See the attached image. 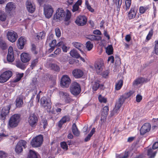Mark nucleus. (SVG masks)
<instances>
[{"label":"nucleus","instance_id":"2eb2a0df","mask_svg":"<svg viewBox=\"0 0 158 158\" xmlns=\"http://www.w3.org/2000/svg\"><path fill=\"white\" fill-rule=\"evenodd\" d=\"M151 125L148 123H145L141 127L140 130V134L143 135L150 130Z\"/></svg>","mask_w":158,"mask_h":158},{"label":"nucleus","instance_id":"cd10ccee","mask_svg":"<svg viewBox=\"0 0 158 158\" xmlns=\"http://www.w3.org/2000/svg\"><path fill=\"white\" fill-rule=\"evenodd\" d=\"M82 3L81 0H78L76 3L73 5L72 10L73 12H75L78 10L79 6Z\"/></svg>","mask_w":158,"mask_h":158},{"label":"nucleus","instance_id":"58836bf2","mask_svg":"<svg viewBox=\"0 0 158 158\" xmlns=\"http://www.w3.org/2000/svg\"><path fill=\"white\" fill-rule=\"evenodd\" d=\"M106 52L108 55H110L113 54V48L111 45H109L106 48Z\"/></svg>","mask_w":158,"mask_h":158},{"label":"nucleus","instance_id":"79ce46f5","mask_svg":"<svg viewBox=\"0 0 158 158\" xmlns=\"http://www.w3.org/2000/svg\"><path fill=\"white\" fill-rule=\"evenodd\" d=\"M6 16L3 11H0V20L4 21L6 19Z\"/></svg>","mask_w":158,"mask_h":158},{"label":"nucleus","instance_id":"dca6fc26","mask_svg":"<svg viewBox=\"0 0 158 158\" xmlns=\"http://www.w3.org/2000/svg\"><path fill=\"white\" fill-rule=\"evenodd\" d=\"M26 7L28 12L33 13L35 10V6L34 4L30 0H27L26 3Z\"/></svg>","mask_w":158,"mask_h":158},{"label":"nucleus","instance_id":"13d9d810","mask_svg":"<svg viewBox=\"0 0 158 158\" xmlns=\"http://www.w3.org/2000/svg\"><path fill=\"white\" fill-rule=\"evenodd\" d=\"M23 73L18 74H17L16 76V78L15 80V82H17L19 81L21 79V78L23 76Z\"/></svg>","mask_w":158,"mask_h":158},{"label":"nucleus","instance_id":"a18cd8bd","mask_svg":"<svg viewBox=\"0 0 158 158\" xmlns=\"http://www.w3.org/2000/svg\"><path fill=\"white\" fill-rule=\"evenodd\" d=\"M38 62V59L37 58L33 60L31 62V64L30 65V67L31 69H33L35 67Z\"/></svg>","mask_w":158,"mask_h":158},{"label":"nucleus","instance_id":"7ed1b4c3","mask_svg":"<svg viewBox=\"0 0 158 158\" xmlns=\"http://www.w3.org/2000/svg\"><path fill=\"white\" fill-rule=\"evenodd\" d=\"M43 141V137L41 135H38L33 138L31 141V144L33 147H38L42 144Z\"/></svg>","mask_w":158,"mask_h":158},{"label":"nucleus","instance_id":"680f3d73","mask_svg":"<svg viewBox=\"0 0 158 158\" xmlns=\"http://www.w3.org/2000/svg\"><path fill=\"white\" fill-rule=\"evenodd\" d=\"M155 52L158 55V40L155 41Z\"/></svg>","mask_w":158,"mask_h":158},{"label":"nucleus","instance_id":"9d476101","mask_svg":"<svg viewBox=\"0 0 158 158\" xmlns=\"http://www.w3.org/2000/svg\"><path fill=\"white\" fill-rule=\"evenodd\" d=\"M10 106V105L4 106L0 112V116L2 120H4L9 113Z\"/></svg>","mask_w":158,"mask_h":158},{"label":"nucleus","instance_id":"6e6d98bb","mask_svg":"<svg viewBox=\"0 0 158 158\" xmlns=\"http://www.w3.org/2000/svg\"><path fill=\"white\" fill-rule=\"evenodd\" d=\"M38 82L37 80V79L36 78H33L32 79V81L31 83V85L34 86L35 88L37 85H38Z\"/></svg>","mask_w":158,"mask_h":158},{"label":"nucleus","instance_id":"c756f323","mask_svg":"<svg viewBox=\"0 0 158 158\" xmlns=\"http://www.w3.org/2000/svg\"><path fill=\"white\" fill-rule=\"evenodd\" d=\"M70 54L72 57L76 58H78L80 57V55L75 49L71 50L70 52Z\"/></svg>","mask_w":158,"mask_h":158},{"label":"nucleus","instance_id":"5701e85b","mask_svg":"<svg viewBox=\"0 0 158 158\" xmlns=\"http://www.w3.org/2000/svg\"><path fill=\"white\" fill-rule=\"evenodd\" d=\"M146 79L143 77H140L135 79L133 82V85L134 86H137L139 84L146 82Z\"/></svg>","mask_w":158,"mask_h":158},{"label":"nucleus","instance_id":"aec40b11","mask_svg":"<svg viewBox=\"0 0 158 158\" xmlns=\"http://www.w3.org/2000/svg\"><path fill=\"white\" fill-rule=\"evenodd\" d=\"M73 76L76 78H78L81 77L83 74V71L78 69H74L72 72Z\"/></svg>","mask_w":158,"mask_h":158},{"label":"nucleus","instance_id":"6e6552de","mask_svg":"<svg viewBox=\"0 0 158 158\" xmlns=\"http://www.w3.org/2000/svg\"><path fill=\"white\" fill-rule=\"evenodd\" d=\"M26 142L23 140H20L16 145L15 148V151L17 153H19L22 152L23 150V147L24 148L26 147Z\"/></svg>","mask_w":158,"mask_h":158},{"label":"nucleus","instance_id":"c03bdc74","mask_svg":"<svg viewBox=\"0 0 158 158\" xmlns=\"http://www.w3.org/2000/svg\"><path fill=\"white\" fill-rule=\"evenodd\" d=\"M71 16V13L69 11H68L66 13H65L64 16L65 17L64 21L66 22L68 21L70 18Z\"/></svg>","mask_w":158,"mask_h":158},{"label":"nucleus","instance_id":"ddd939ff","mask_svg":"<svg viewBox=\"0 0 158 158\" xmlns=\"http://www.w3.org/2000/svg\"><path fill=\"white\" fill-rule=\"evenodd\" d=\"M71 80L67 75H64L62 77L60 85L62 87H68L71 83Z\"/></svg>","mask_w":158,"mask_h":158},{"label":"nucleus","instance_id":"49530a36","mask_svg":"<svg viewBox=\"0 0 158 158\" xmlns=\"http://www.w3.org/2000/svg\"><path fill=\"white\" fill-rule=\"evenodd\" d=\"M93 46V44L90 41H88L86 44V47L88 51L90 50Z\"/></svg>","mask_w":158,"mask_h":158},{"label":"nucleus","instance_id":"864d4df0","mask_svg":"<svg viewBox=\"0 0 158 158\" xmlns=\"http://www.w3.org/2000/svg\"><path fill=\"white\" fill-rule=\"evenodd\" d=\"M45 34L43 32H40L37 35V37L38 40L43 39L45 36Z\"/></svg>","mask_w":158,"mask_h":158},{"label":"nucleus","instance_id":"ea45409f","mask_svg":"<svg viewBox=\"0 0 158 158\" xmlns=\"http://www.w3.org/2000/svg\"><path fill=\"white\" fill-rule=\"evenodd\" d=\"M156 152H153L152 149L150 148L148 150V155L151 158H154L156 155Z\"/></svg>","mask_w":158,"mask_h":158},{"label":"nucleus","instance_id":"f257e3e1","mask_svg":"<svg viewBox=\"0 0 158 158\" xmlns=\"http://www.w3.org/2000/svg\"><path fill=\"white\" fill-rule=\"evenodd\" d=\"M20 120V116L18 114H15L10 118L8 123V127L9 128L16 127Z\"/></svg>","mask_w":158,"mask_h":158},{"label":"nucleus","instance_id":"338daca9","mask_svg":"<svg viewBox=\"0 0 158 158\" xmlns=\"http://www.w3.org/2000/svg\"><path fill=\"white\" fill-rule=\"evenodd\" d=\"M16 66L20 69H23L24 68L23 64L20 62H18L16 64Z\"/></svg>","mask_w":158,"mask_h":158},{"label":"nucleus","instance_id":"a211bd4d","mask_svg":"<svg viewBox=\"0 0 158 158\" xmlns=\"http://www.w3.org/2000/svg\"><path fill=\"white\" fill-rule=\"evenodd\" d=\"M21 60L23 63L28 62L31 59V57L29 54L26 53H23L20 55Z\"/></svg>","mask_w":158,"mask_h":158},{"label":"nucleus","instance_id":"7c9ffc66","mask_svg":"<svg viewBox=\"0 0 158 158\" xmlns=\"http://www.w3.org/2000/svg\"><path fill=\"white\" fill-rule=\"evenodd\" d=\"M72 131L74 135L77 136L79 135L80 133L75 123H74L72 125Z\"/></svg>","mask_w":158,"mask_h":158},{"label":"nucleus","instance_id":"bb28decb","mask_svg":"<svg viewBox=\"0 0 158 158\" xmlns=\"http://www.w3.org/2000/svg\"><path fill=\"white\" fill-rule=\"evenodd\" d=\"M56 41L55 40H53L50 43H49V46L50 48L48 50V52H51L55 49V48L56 46Z\"/></svg>","mask_w":158,"mask_h":158},{"label":"nucleus","instance_id":"f3484780","mask_svg":"<svg viewBox=\"0 0 158 158\" xmlns=\"http://www.w3.org/2000/svg\"><path fill=\"white\" fill-rule=\"evenodd\" d=\"M104 63L102 60H98L95 64L94 67L97 73H99L103 69Z\"/></svg>","mask_w":158,"mask_h":158},{"label":"nucleus","instance_id":"2f4dec72","mask_svg":"<svg viewBox=\"0 0 158 158\" xmlns=\"http://www.w3.org/2000/svg\"><path fill=\"white\" fill-rule=\"evenodd\" d=\"M7 48L5 41L2 38H0V48L3 50H5Z\"/></svg>","mask_w":158,"mask_h":158},{"label":"nucleus","instance_id":"c85d7f7f","mask_svg":"<svg viewBox=\"0 0 158 158\" xmlns=\"http://www.w3.org/2000/svg\"><path fill=\"white\" fill-rule=\"evenodd\" d=\"M15 5L12 2L8 3L6 6V10L8 11L14 10L15 8Z\"/></svg>","mask_w":158,"mask_h":158},{"label":"nucleus","instance_id":"f03ea898","mask_svg":"<svg viewBox=\"0 0 158 158\" xmlns=\"http://www.w3.org/2000/svg\"><path fill=\"white\" fill-rule=\"evenodd\" d=\"M70 90L71 93L73 95H78L81 91L80 85L76 82L72 83L70 87Z\"/></svg>","mask_w":158,"mask_h":158},{"label":"nucleus","instance_id":"a878e982","mask_svg":"<svg viewBox=\"0 0 158 158\" xmlns=\"http://www.w3.org/2000/svg\"><path fill=\"white\" fill-rule=\"evenodd\" d=\"M60 97L64 99L65 101L69 99L70 98L69 97V94L66 92L61 91L60 92Z\"/></svg>","mask_w":158,"mask_h":158},{"label":"nucleus","instance_id":"603ef678","mask_svg":"<svg viewBox=\"0 0 158 158\" xmlns=\"http://www.w3.org/2000/svg\"><path fill=\"white\" fill-rule=\"evenodd\" d=\"M98 98L99 102H101L106 103V98L102 97L101 95L99 96Z\"/></svg>","mask_w":158,"mask_h":158},{"label":"nucleus","instance_id":"6ab92c4d","mask_svg":"<svg viewBox=\"0 0 158 158\" xmlns=\"http://www.w3.org/2000/svg\"><path fill=\"white\" fill-rule=\"evenodd\" d=\"M18 43L17 44V46L19 49L23 48L24 45L26 42V39L23 37H20L18 41Z\"/></svg>","mask_w":158,"mask_h":158},{"label":"nucleus","instance_id":"a19ab883","mask_svg":"<svg viewBox=\"0 0 158 158\" xmlns=\"http://www.w3.org/2000/svg\"><path fill=\"white\" fill-rule=\"evenodd\" d=\"M92 89L93 91H96L98 88L99 86V84L98 81H94L92 82Z\"/></svg>","mask_w":158,"mask_h":158},{"label":"nucleus","instance_id":"1a4fd4ad","mask_svg":"<svg viewBox=\"0 0 158 158\" xmlns=\"http://www.w3.org/2000/svg\"><path fill=\"white\" fill-rule=\"evenodd\" d=\"M65 14V12L63 9L58 8L54 15L53 19L56 21H60L64 16Z\"/></svg>","mask_w":158,"mask_h":158},{"label":"nucleus","instance_id":"473e14b6","mask_svg":"<svg viewBox=\"0 0 158 158\" xmlns=\"http://www.w3.org/2000/svg\"><path fill=\"white\" fill-rule=\"evenodd\" d=\"M15 102L16 105L17 107H20L22 106L23 102L22 98L18 97L16 100Z\"/></svg>","mask_w":158,"mask_h":158},{"label":"nucleus","instance_id":"09e8293b","mask_svg":"<svg viewBox=\"0 0 158 158\" xmlns=\"http://www.w3.org/2000/svg\"><path fill=\"white\" fill-rule=\"evenodd\" d=\"M60 146L61 148L64 150L66 151L68 149V147L66 143L65 142H61L60 143Z\"/></svg>","mask_w":158,"mask_h":158},{"label":"nucleus","instance_id":"3c124183","mask_svg":"<svg viewBox=\"0 0 158 158\" xmlns=\"http://www.w3.org/2000/svg\"><path fill=\"white\" fill-rule=\"evenodd\" d=\"M122 0H113V2L116 4L118 8H119L122 3Z\"/></svg>","mask_w":158,"mask_h":158},{"label":"nucleus","instance_id":"b1692460","mask_svg":"<svg viewBox=\"0 0 158 158\" xmlns=\"http://www.w3.org/2000/svg\"><path fill=\"white\" fill-rule=\"evenodd\" d=\"M46 66L47 67L50 68L51 69L55 71H59L60 69L59 67L56 64H55L47 63L46 64Z\"/></svg>","mask_w":158,"mask_h":158},{"label":"nucleus","instance_id":"9b49d317","mask_svg":"<svg viewBox=\"0 0 158 158\" xmlns=\"http://www.w3.org/2000/svg\"><path fill=\"white\" fill-rule=\"evenodd\" d=\"M38 121V118L34 114H30L28 118V123L29 125L32 127L35 126Z\"/></svg>","mask_w":158,"mask_h":158},{"label":"nucleus","instance_id":"423d86ee","mask_svg":"<svg viewBox=\"0 0 158 158\" xmlns=\"http://www.w3.org/2000/svg\"><path fill=\"white\" fill-rule=\"evenodd\" d=\"M12 72L10 71H6L0 76V82L3 83L6 82L12 76Z\"/></svg>","mask_w":158,"mask_h":158},{"label":"nucleus","instance_id":"20e7f679","mask_svg":"<svg viewBox=\"0 0 158 158\" xmlns=\"http://www.w3.org/2000/svg\"><path fill=\"white\" fill-rule=\"evenodd\" d=\"M7 39L10 42L13 43L16 41L18 38L17 34L15 31L9 30L6 34Z\"/></svg>","mask_w":158,"mask_h":158},{"label":"nucleus","instance_id":"37998d69","mask_svg":"<svg viewBox=\"0 0 158 158\" xmlns=\"http://www.w3.org/2000/svg\"><path fill=\"white\" fill-rule=\"evenodd\" d=\"M126 8L125 9L126 10H128L130 7L131 0H125Z\"/></svg>","mask_w":158,"mask_h":158},{"label":"nucleus","instance_id":"e2e57ef3","mask_svg":"<svg viewBox=\"0 0 158 158\" xmlns=\"http://www.w3.org/2000/svg\"><path fill=\"white\" fill-rule=\"evenodd\" d=\"M41 125L43 126L44 128L45 129L47 125V121L45 120H42L41 123Z\"/></svg>","mask_w":158,"mask_h":158},{"label":"nucleus","instance_id":"393cba45","mask_svg":"<svg viewBox=\"0 0 158 158\" xmlns=\"http://www.w3.org/2000/svg\"><path fill=\"white\" fill-rule=\"evenodd\" d=\"M136 14V11L134 7L131 8L128 13V17L129 19L134 18Z\"/></svg>","mask_w":158,"mask_h":158},{"label":"nucleus","instance_id":"4c0bfd02","mask_svg":"<svg viewBox=\"0 0 158 158\" xmlns=\"http://www.w3.org/2000/svg\"><path fill=\"white\" fill-rule=\"evenodd\" d=\"M108 107L107 106H104L102 112V115L104 117H106L108 114Z\"/></svg>","mask_w":158,"mask_h":158},{"label":"nucleus","instance_id":"de8ad7c7","mask_svg":"<svg viewBox=\"0 0 158 158\" xmlns=\"http://www.w3.org/2000/svg\"><path fill=\"white\" fill-rule=\"evenodd\" d=\"M7 58L8 61L10 62H12L14 60V54H8Z\"/></svg>","mask_w":158,"mask_h":158},{"label":"nucleus","instance_id":"4468645a","mask_svg":"<svg viewBox=\"0 0 158 158\" xmlns=\"http://www.w3.org/2000/svg\"><path fill=\"white\" fill-rule=\"evenodd\" d=\"M123 103V100L121 101L119 99H118V101L116 103L114 108L111 112V116H113L118 113L119 111V109Z\"/></svg>","mask_w":158,"mask_h":158},{"label":"nucleus","instance_id":"5fc2aeb1","mask_svg":"<svg viewBox=\"0 0 158 158\" xmlns=\"http://www.w3.org/2000/svg\"><path fill=\"white\" fill-rule=\"evenodd\" d=\"M7 154L2 151H0V158H6L7 156Z\"/></svg>","mask_w":158,"mask_h":158},{"label":"nucleus","instance_id":"4d7b16f0","mask_svg":"<svg viewBox=\"0 0 158 158\" xmlns=\"http://www.w3.org/2000/svg\"><path fill=\"white\" fill-rule=\"evenodd\" d=\"M148 9L147 7L140 6L139 8V12L141 14H143Z\"/></svg>","mask_w":158,"mask_h":158},{"label":"nucleus","instance_id":"0e129e2a","mask_svg":"<svg viewBox=\"0 0 158 158\" xmlns=\"http://www.w3.org/2000/svg\"><path fill=\"white\" fill-rule=\"evenodd\" d=\"M53 35L52 34L50 35L48 37L46 42L49 43L50 42H51L53 39Z\"/></svg>","mask_w":158,"mask_h":158},{"label":"nucleus","instance_id":"69168bd1","mask_svg":"<svg viewBox=\"0 0 158 158\" xmlns=\"http://www.w3.org/2000/svg\"><path fill=\"white\" fill-rule=\"evenodd\" d=\"M142 96L139 94L137 95L136 96V100L137 102H139L142 99Z\"/></svg>","mask_w":158,"mask_h":158},{"label":"nucleus","instance_id":"412c9836","mask_svg":"<svg viewBox=\"0 0 158 158\" xmlns=\"http://www.w3.org/2000/svg\"><path fill=\"white\" fill-rule=\"evenodd\" d=\"M134 93V92L133 91H130L129 92L125 93L124 95L121 96L119 99L121 101L123 100V103L125 99L131 96Z\"/></svg>","mask_w":158,"mask_h":158},{"label":"nucleus","instance_id":"bf43d9fd","mask_svg":"<svg viewBox=\"0 0 158 158\" xmlns=\"http://www.w3.org/2000/svg\"><path fill=\"white\" fill-rule=\"evenodd\" d=\"M55 32L56 35L57 37H60L61 33L60 30L59 28H57L55 29Z\"/></svg>","mask_w":158,"mask_h":158},{"label":"nucleus","instance_id":"f8f14e48","mask_svg":"<svg viewBox=\"0 0 158 158\" xmlns=\"http://www.w3.org/2000/svg\"><path fill=\"white\" fill-rule=\"evenodd\" d=\"M87 21V19L85 16L79 15L76 18L75 23L78 26H83L86 24Z\"/></svg>","mask_w":158,"mask_h":158},{"label":"nucleus","instance_id":"774afa93","mask_svg":"<svg viewBox=\"0 0 158 158\" xmlns=\"http://www.w3.org/2000/svg\"><path fill=\"white\" fill-rule=\"evenodd\" d=\"M107 61L108 62L110 61V63H113L114 61V56H109L108 58Z\"/></svg>","mask_w":158,"mask_h":158},{"label":"nucleus","instance_id":"0eeeda50","mask_svg":"<svg viewBox=\"0 0 158 158\" xmlns=\"http://www.w3.org/2000/svg\"><path fill=\"white\" fill-rule=\"evenodd\" d=\"M41 105L47 110L48 111H50L51 108V101L47 100L45 97H43L41 99Z\"/></svg>","mask_w":158,"mask_h":158},{"label":"nucleus","instance_id":"4be33fe9","mask_svg":"<svg viewBox=\"0 0 158 158\" xmlns=\"http://www.w3.org/2000/svg\"><path fill=\"white\" fill-rule=\"evenodd\" d=\"M73 45L77 48L81 52L83 56L85 55L83 51L82 50L81 48H83L84 46L83 45L80 43L77 42H74L73 43Z\"/></svg>","mask_w":158,"mask_h":158},{"label":"nucleus","instance_id":"c9c22d12","mask_svg":"<svg viewBox=\"0 0 158 158\" xmlns=\"http://www.w3.org/2000/svg\"><path fill=\"white\" fill-rule=\"evenodd\" d=\"M88 39L92 41L99 40L101 39V37L99 36H96L94 35H90L88 36Z\"/></svg>","mask_w":158,"mask_h":158},{"label":"nucleus","instance_id":"e433bc0d","mask_svg":"<svg viewBox=\"0 0 158 158\" xmlns=\"http://www.w3.org/2000/svg\"><path fill=\"white\" fill-rule=\"evenodd\" d=\"M69 118L67 116L63 117L62 119L58 123V126L60 127H61L62 124L66 122L68 120Z\"/></svg>","mask_w":158,"mask_h":158},{"label":"nucleus","instance_id":"39448f33","mask_svg":"<svg viewBox=\"0 0 158 158\" xmlns=\"http://www.w3.org/2000/svg\"><path fill=\"white\" fill-rule=\"evenodd\" d=\"M53 11V9L51 5H44V13L46 18L49 19L51 18L52 15Z\"/></svg>","mask_w":158,"mask_h":158},{"label":"nucleus","instance_id":"72a5a7b5","mask_svg":"<svg viewBox=\"0 0 158 158\" xmlns=\"http://www.w3.org/2000/svg\"><path fill=\"white\" fill-rule=\"evenodd\" d=\"M123 82L122 80L118 81L116 83L115 85V89L116 90H119L122 87L123 85Z\"/></svg>","mask_w":158,"mask_h":158},{"label":"nucleus","instance_id":"8fccbe9b","mask_svg":"<svg viewBox=\"0 0 158 158\" xmlns=\"http://www.w3.org/2000/svg\"><path fill=\"white\" fill-rule=\"evenodd\" d=\"M61 52V50L60 48L56 49L54 51V54H52L51 55V56L56 57V55H58Z\"/></svg>","mask_w":158,"mask_h":158},{"label":"nucleus","instance_id":"f704fd0d","mask_svg":"<svg viewBox=\"0 0 158 158\" xmlns=\"http://www.w3.org/2000/svg\"><path fill=\"white\" fill-rule=\"evenodd\" d=\"M28 158H37L36 153L33 151L30 150L28 156Z\"/></svg>","mask_w":158,"mask_h":158},{"label":"nucleus","instance_id":"052dcab7","mask_svg":"<svg viewBox=\"0 0 158 158\" xmlns=\"http://www.w3.org/2000/svg\"><path fill=\"white\" fill-rule=\"evenodd\" d=\"M153 35V31L152 30H151L150 31H149L148 34L146 37V39L148 40L150 39L151 38L152 36Z\"/></svg>","mask_w":158,"mask_h":158}]
</instances>
